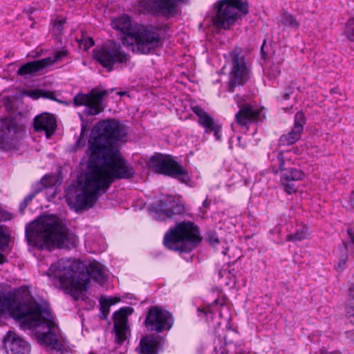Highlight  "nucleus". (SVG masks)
<instances>
[{
	"label": "nucleus",
	"mask_w": 354,
	"mask_h": 354,
	"mask_svg": "<svg viewBox=\"0 0 354 354\" xmlns=\"http://www.w3.org/2000/svg\"><path fill=\"white\" fill-rule=\"evenodd\" d=\"M68 55V51L66 50L62 49L61 50L56 51L54 53L53 56L46 57L45 59H48L50 61H48V63L46 64V66L48 67L50 65H53L57 61L60 60L64 57H66Z\"/></svg>",
	"instance_id": "e433bc0d"
},
{
	"label": "nucleus",
	"mask_w": 354,
	"mask_h": 354,
	"mask_svg": "<svg viewBox=\"0 0 354 354\" xmlns=\"http://www.w3.org/2000/svg\"><path fill=\"white\" fill-rule=\"evenodd\" d=\"M88 354H96V353H94L93 351H90Z\"/></svg>",
	"instance_id": "13d9d810"
},
{
	"label": "nucleus",
	"mask_w": 354,
	"mask_h": 354,
	"mask_svg": "<svg viewBox=\"0 0 354 354\" xmlns=\"http://www.w3.org/2000/svg\"><path fill=\"white\" fill-rule=\"evenodd\" d=\"M208 240L211 245L215 246L219 243V240L215 233H211L208 236Z\"/></svg>",
	"instance_id": "49530a36"
},
{
	"label": "nucleus",
	"mask_w": 354,
	"mask_h": 354,
	"mask_svg": "<svg viewBox=\"0 0 354 354\" xmlns=\"http://www.w3.org/2000/svg\"><path fill=\"white\" fill-rule=\"evenodd\" d=\"M218 300L216 299L214 301V302L208 305L203 308H198V312L199 313H203L204 315H207L208 314H212L213 313V306L214 305H218Z\"/></svg>",
	"instance_id": "79ce46f5"
},
{
	"label": "nucleus",
	"mask_w": 354,
	"mask_h": 354,
	"mask_svg": "<svg viewBox=\"0 0 354 354\" xmlns=\"http://www.w3.org/2000/svg\"><path fill=\"white\" fill-rule=\"evenodd\" d=\"M8 310L12 317L26 323L30 326L39 324V319L30 318L32 313L45 312L42 306L35 301H25L12 297H1L0 295V313Z\"/></svg>",
	"instance_id": "0eeeda50"
},
{
	"label": "nucleus",
	"mask_w": 354,
	"mask_h": 354,
	"mask_svg": "<svg viewBox=\"0 0 354 354\" xmlns=\"http://www.w3.org/2000/svg\"><path fill=\"white\" fill-rule=\"evenodd\" d=\"M350 200H351V205L354 208V192H351Z\"/></svg>",
	"instance_id": "5fc2aeb1"
},
{
	"label": "nucleus",
	"mask_w": 354,
	"mask_h": 354,
	"mask_svg": "<svg viewBox=\"0 0 354 354\" xmlns=\"http://www.w3.org/2000/svg\"><path fill=\"white\" fill-rule=\"evenodd\" d=\"M134 175L133 167L125 160L120 151H112V183L115 179L131 178Z\"/></svg>",
	"instance_id": "dca6fc26"
},
{
	"label": "nucleus",
	"mask_w": 354,
	"mask_h": 354,
	"mask_svg": "<svg viewBox=\"0 0 354 354\" xmlns=\"http://www.w3.org/2000/svg\"><path fill=\"white\" fill-rule=\"evenodd\" d=\"M117 28L122 34L124 46L132 51L149 54L162 45V32L169 27L167 25H140L134 23L128 15H124L119 19Z\"/></svg>",
	"instance_id": "20e7f679"
},
{
	"label": "nucleus",
	"mask_w": 354,
	"mask_h": 354,
	"mask_svg": "<svg viewBox=\"0 0 354 354\" xmlns=\"http://www.w3.org/2000/svg\"><path fill=\"white\" fill-rule=\"evenodd\" d=\"M237 139H238V140L239 141V140H241V137H240V136H239V137L237 138Z\"/></svg>",
	"instance_id": "052dcab7"
},
{
	"label": "nucleus",
	"mask_w": 354,
	"mask_h": 354,
	"mask_svg": "<svg viewBox=\"0 0 354 354\" xmlns=\"http://www.w3.org/2000/svg\"><path fill=\"white\" fill-rule=\"evenodd\" d=\"M18 132V126L10 118L1 120L0 127V142L5 148H12L16 142V136Z\"/></svg>",
	"instance_id": "412c9836"
},
{
	"label": "nucleus",
	"mask_w": 354,
	"mask_h": 354,
	"mask_svg": "<svg viewBox=\"0 0 354 354\" xmlns=\"http://www.w3.org/2000/svg\"><path fill=\"white\" fill-rule=\"evenodd\" d=\"M26 237L29 245L48 250L54 248H75L78 240L73 232L49 216L35 220L29 227L26 226Z\"/></svg>",
	"instance_id": "7ed1b4c3"
},
{
	"label": "nucleus",
	"mask_w": 354,
	"mask_h": 354,
	"mask_svg": "<svg viewBox=\"0 0 354 354\" xmlns=\"http://www.w3.org/2000/svg\"><path fill=\"white\" fill-rule=\"evenodd\" d=\"M49 276L57 279L63 288L77 299L80 294L86 290L91 279L102 282L105 275L97 262L90 263L87 266L80 261L71 263L62 259L50 265L48 270Z\"/></svg>",
	"instance_id": "f03ea898"
},
{
	"label": "nucleus",
	"mask_w": 354,
	"mask_h": 354,
	"mask_svg": "<svg viewBox=\"0 0 354 354\" xmlns=\"http://www.w3.org/2000/svg\"><path fill=\"white\" fill-rule=\"evenodd\" d=\"M180 0H151L147 8L156 17L169 19L178 12V4Z\"/></svg>",
	"instance_id": "f3484780"
},
{
	"label": "nucleus",
	"mask_w": 354,
	"mask_h": 354,
	"mask_svg": "<svg viewBox=\"0 0 354 354\" xmlns=\"http://www.w3.org/2000/svg\"><path fill=\"white\" fill-rule=\"evenodd\" d=\"M78 42L80 48L84 50H87L94 45V40L91 37L82 36V37L78 40Z\"/></svg>",
	"instance_id": "4c0bfd02"
},
{
	"label": "nucleus",
	"mask_w": 354,
	"mask_h": 354,
	"mask_svg": "<svg viewBox=\"0 0 354 354\" xmlns=\"http://www.w3.org/2000/svg\"><path fill=\"white\" fill-rule=\"evenodd\" d=\"M93 59L108 72L111 71V47L104 45L93 50Z\"/></svg>",
	"instance_id": "a878e982"
},
{
	"label": "nucleus",
	"mask_w": 354,
	"mask_h": 354,
	"mask_svg": "<svg viewBox=\"0 0 354 354\" xmlns=\"http://www.w3.org/2000/svg\"><path fill=\"white\" fill-rule=\"evenodd\" d=\"M308 236L307 227L302 226L298 228L294 234H290L286 237V241L297 243L301 241Z\"/></svg>",
	"instance_id": "2f4dec72"
},
{
	"label": "nucleus",
	"mask_w": 354,
	"mask_h": 354,
	"mask_svg": "<svg viewBox=\"0 0 354 354\" xmlns=\"http://www.w3.org/2000/svg\"><path fill=\"white\" fill-rule=\"evenodd\" d=\"M115 46V42L112 40V66L116 62L124 63L127 61L125 53L113 49Z\"/></svg>",
	"instance_id": "f704fd0d"
},
{
	"label": "nucleus",
	"mask_w": 354,
	"mask_h": 354,
	"mask_svg": "<svg viewBox=\"0 0 354 354\" xmlns=\"http://www.w3.org/2000/svg\"><path fill=\"white\" fill-rule=\"evenodd\" d=\"M345 335L348 339H349L352 342H354V330L346 331Z\"/></svg>",
	"instance_id": "09e8293b"
},
{
	"label": "nucleus",
	"mask_w": 354,
	"mask_h": 354,
	"mask_svg": "<svg viewBox=\"0 0 354 354\" xmlns=\"http://www.w3.org/2000/svg\"><path fill=\"white\" fill-rule=\"evenodd\" d=\"M322 354H341V353L339 351H330V352L322 351Z\"/></svg>",
	"instance_id": "864d4df0"
},
{
	"label": "nucleus",
	"mask_w": 354,
	"mask_h": 354,
	"mask_svg": "<svg viewBox=\"0 0 354 354\" xmlns=\"http://www.w3.org/2000/svg\"><path fill=\"white\" fill-rule=\"evenodd\" d=\"M213 132L214 136L216 140H221V127L216 123L212 127L208 129V132L207 133H209Z\"/></svg>",
	"instance_id": "ea45409f"
},
{
	"label": "nucleus",
	"mask_w": 354,
	"mask_h": 354,
	"mask_svg": "<svg viewBox=\"0 0 354 354\" xmlns=\"http://www.w3.org/2000/svg\"><path fill=\"white\" fill-rule=\"evenodd\" d=\"M240 354H242V353H240Z\"/></svg>",
	"instance_id": "680f3d73"
},
{
	"label": "nucleus",
	"mask_w": 354,
	"mask_h": 354,
	"mask_svg": "<svg viewBox=\"0 0 354 354\" xmlns=\"http://www.w3.org/2000/svg\"><path fill=\"white\" fill-rule=\"evenodd\" d=\"M347 261V254L346 253L343 254L339 259V263L337 266V270L339 271H342L346 268V263Z\"/></svg>",
	"instance_id": "c03bdc74"
},
{
	"label": "nucleus",
	"mask_w": 354,
	"mask_h": 354,
	"mask_svg": "<svg viewBox=\"0 0 354 354\" xmlns=\"http://www.w3.org/2000/svg\"><path fill=\"white\" fill-rule=\"evenodd\" d=\"M344 35L348 41L354 42V15L350 17L346 22L344 28Z\"/></svg>",
	"instance_id": "473e14b6"
},
{
	"label": "nucleus",
	"mask_w": 354,
	"mask_h": 354,
	"mask_svg": "<svg viewBox=\"0 0 354 354\" xmlns=\"http://www.w3.org/2000/svg\"><path fill=\"white\" fill-rule=\"evenodd\" d=\"M65 23V20L56 19L54 23V28L57 30L60 31L63 28V24Z\"/></svg>",
	"instance_id": "de8ad7c7"
},
{
	"label": "nucleus",
	"mask_w": 354,
	"mask_h": 354,
	"mask_svg": "<svg viewBox=\"0 0 354 354\" xmlns=\"http://www.w3.org/2000/svg\"><path fill=\"white\" fill-rule=\"evenodd\" d=\"M33 126L36 131H44L46 136L50 138L53 135L56 129V120L53 115L41 113L35 118Z\"/></svg>",
	"instance_id": "5701e85b"
},
{
	"label": "nucleus",
	"mask_w": 354,
	"mask_h": 354,
	"mask_svg": "<svg viewBox=\"0 0 354 354\" xmlns=\"http://www.w3.org/2000/svg\"><path fill=\"white\" fill-rule=\"evenodd\" d=\"M280 22L284 26L293 30H297L300 26V22L297 17L288 12H284L281 15Z\"/></svg>",
	"instance_id": "c756f323"
},
{
	"label": "nucleus",
	"mask_w": 354,
	"mask_h": 354,
	"mask_svg": "<svg viewBox=\"0 0 354 354\" xmlns=\"http://www.w3.org/2000/svg\"><path fill=\"white\" fill-rule=\"evenodd\" d=\"M106 93V91L97 92L92 90L87 94L79 93L73 97V104L75 106H84L82 113H78L82 124L81 133L75 142L76 147L82 148L86 145V138L88 131V121L84 118V115H95L103 111V101Z\"/></svg>",
	"instance_id": "423d86ee"
},
{
	"label": "nucleus",
	"mask_w": 354,
	"mask_h": 354,
	"mask_svg": "<svg viewBox=\"0 0 354 354\" xmlns=\"http://www.w3.org/2000/svg\"><path fill=\"white\" fill-rule=\"evenodd\" d=\"M331 93H335V91H334V89H331Z\"/></svg>",
	"instance_id": "bf43d9fd"
},
{
	"label": "nucleus",
	"mask_w": 354,
	"mask_h": 354,
	"mask_svg": "<svg viewBox=\"0 0 354 354\" xmlns=\"http://www.w3.org/2000/svg\"><path fill=\"white\" fill-rule=\"evenodd\" d=\"M230 71L227 91L233 93L236 86H242L249 80L251 73V62L244 50L236 47L229 53Z\"/></svg>",
	"instance_id": "6e6552de"
},
{
	"label": "nucleus",
	"mask_w": 354,
	"mask_h": 354,
	"mask_svg": "<svg viewBox=\"0 0 354 354\" xmlns=\"http://www.w3.org/2000/svg\"><path fill=\"white\" fill-rule=\"evenodd\" d=\"M276 163L272 167V171L280 174V183L283 190L288 194L296 192V182L301 180L304 177V173L302 170L295 167H285L286 158L283 151H279L276 156Z\"/></svg>",
	"instance_id": "9b49d317"
},
{
	"label": "nucleus",
	"mask_w": 354,
	"mask_h": 354,
	"mask_svg": "<svg viewBox=\"0 0 354 354\" xmlns=\"http://www.w3.org/2000/svg\"><path fill=\"white\" fill-rule=\"evenodd\" d=\"M148 165L156 174L171 176L183 183L189 180L187 169L175 161L170 155L156 153L149 158Z\"/></svg>",
	"instance_id": "9d476101"
},
{
	"label": "nucleus",
	"mask_w": 354,
	"mask_h": 354,
	"mask_svg": "<svg viewBox=\"0 0 354 354\" xmlns=\"http://www.w3.org/2000/svg\"><path fill=\"white\" fill-rule=\"evenodd\" d=\"M305 124V114L302 111H298L295 115L294 126L291 131L280 136L279 140V145H290L298 141L301 138Z\"/></svg>",
	"instance_id": "aec40b11"
},
{
	"label": "nucleus",
	"mask_w": 354,
	"mask_h": 354,
	"mask_svg": "<svg viewBox=\"0 0 354 354\" xmlns=\"http://www.w3.org/2000/svg\"><path fill=\"white\" fill-rule=\"evenodd\" d=\"M3 348L6 354H30V346L15 333L9 330L3 340Z\"/></svg>",
	"instance_id": "6ab92c4d"
},
{
	"label": "nucleus",
	"mask_w": 354,
	"mask_h": 354,
	"mask_svg": "<svg viewBox=\"0 0 354 354\" xmlns=\"http://www.w3.org/2000/svg\"><path fill=\"white\" fill-rule=\"evenodd\" d=\"M295 89L293 87H287L283 93L278 97L279 100H288L290 98V96L294 93Z\"/></svg>",
	"instance_id": "37998d69"
},
{
	"label": "nucleus",
	"mask_w": 354,
	"mask_h": 354,
	"mask_svg": "<svg viewBox=\"0 0 354 354\" xmlns=\"http://www.w3.org/2000/svg\"><path fill=\"white\" fill-rule=\"evenodd\" d=\"M120 298L117 297H112V306L119 302Z\"/></svg>",
	"instance_id": "6e6d98bb"
},
{
	"label": "nucleus",
	"mask_w": 354,
	"mask_h": 354,
	"mask_svg": "<svg viewBox=\"0 0 354 354\" xmlns=\"http://www.w3.org/2000/svg\"><path fill=\"white\" fill-rule=\"evenodd\" d=\"M150 211L153 217L159 221L171 218L175 215L183 214L185 212L184 205L176 200L173 196H165L153 202L150 206Z\"/></svg>",
	"instance_id": "ddd939ff"
},
{
	"label": "nucleus",
	"mask_w": 354,
	"mask_h": 354,
	"mask_svg": "<svg viewBox=\"0 0 354 354\" xmlns=\"http://www.w3.org/2000/svg\"><path fill=\"white\" fill-rule=\"evenodd\" d=\"M50 59H41L37 61L28 62L22 65L17 71V73L18 75L26 77L27 75H31L37 72L43 70L46 68V64L48 63Z\"/></svg>",
	"instance_id": "bb28decb"
},
{
	"label": "nucleus",
	"mask_w": 354,
	"mask_h": 354,
	"mask_svg": "<svg viewBox=\"0 0 354 354\" xmlns=\"http://www.w3.org/2000/svg\"><path fill=\"white\" fill-rule=\"evenodd\" d=\"M236 101L239 111L235 114L236 123L241 127H247L248 124L259 120L261 111L248 103H243L242 98L236 96Z\"/></svg>",
	"instance_id": "a211bd4d"
},
{
	"label": "nucleus",
	"mask_w": 354,
	"mask_h": 354,
	"mask_svg": "<svg viewBox=\"0 0 354 354\" xmlns=\"http://www.w3.org/2000/svg\"><path fill=\"white\" fill-rule=\"evenodd\" d=\"M45 312L41 313H32L31 317L32 319H39V324L35 326H30L26 323H21L24 326L28 328H36L41 325H45L48 328L47 332H36V337L40 344H44L46 346L50 347L53 349L60 351L62 349L63 346L57 338L56 334L52 331V329L56 326V324L53 322L51 317L50 312L48 309L42 306Z\"/></svg>",
	"instance_id": "f8f14e48"
},
{
	"label": "nucleus",
	"mask_w": 354,
	"mask_h": 354,
	"mask_svg": "<svg viewBox=\"0 0 354 354\" xmlns=\"http://www.w3.org/2000/svg\"><path fill=\"white\" fill-rule=\"evenodd\" d=\"M198 226L191 221L178 223L164 236V245L171 250L189 252L201 241Z\"/></svg>",
	"instance_id": "39448f33"
},
{
	"label": "nucleus",
	"mask_w": 354,
	"mask_h": 354,
	"mask_svg": "<svg viewBox=\"0 0 354 354\" xmlns=\"http://www.w3.org/2000/svg\"><path fill=\"white\" fill-rule=\"evenodd\" d=\"M210 203H211V201L207 200V199H205L203 202V207L205 208V209H207L209 208V205H210Z\"/></svg>",
	"instance_id": "603ef678"
},
{
	"label": "nucleus",
	"mask_w": 354,
	"mask_h": 354,
	"mask_svg": "<svg viewBox=\"0 0 354 354\" xmlns=\"http://www.w3.org/2000/svg\"><path fill=\"white\" fill-rule=\"evenodd\" d=\"M346 313L351 324H354V283L348 287V298L346 304Z\"/></svg>",
	"instance_id": "c85d7f7f"
},
{
	"label": "nucleus",
	"mask_w": 354,
	"mask_h": 354,
	"mask_svg": "<svg viewBox=\"0 0 354 354\" xmlns=\"http://www.w3.org/2000/svg\"><path fill=\"white\" fill-rule=\"evenodd\" d=\"M88 171L80 189L66 195L68 204L76 211L93 207L111 184V118L95 124L88 140Z\"/></svg>",
	"instance_id": "f257e3e1"
},
{
	"label": "nucleus",
	"mask_w": 354,
	"mask_h": 354,
	"mask_svg": "<svg viewBox=\"0 0 354 354\" xmlns=\"http://www.w3.org/2000/svg\"><path fill=\"white\" fill-rule=\"evenodd\" d=\"M44 189H47L48 192L52 190L53 192L50 193V197H55L56 192L55 188V181L53 178L46 175L39 182L32 185L31 192L25 197L24 201L28 205L35 196Z\"/></svg>",
	"instance_id": "b1692460"
},
{
	"label": "nucleus",
	"mask_w": 354,
	"mask_h": 354,
	"mask_svg": "<svg viewBox=\"0 0 354 354\" xmlns=\"http://www.w3.org/2000/svg\"><path fill=\"white\" fill-rule=\"evenodd\" d=\"M192 109L198 116L199 124L205 127V133H207L208 129L216 124L214 119L199 106H192Z\"/></svg>",
	"instance_id": "cd10ccee"
},
{
	"label": "nucleus",
	"mask_w": 354,
	"mask_h": 354,
	"mask_svg": "<svg viewBox=\"0 0 354 354\" xmlns=\"http://www.w3.org/2000/svg\"><path fill=\"white\" fill-rule=\"evenodd\" d=\"M161 346V341L158 337L146 335L140 340L137 349L139 350L140 354H158Z\"/></svg>",
	"instance_id": "393cba45"
},
{
	"label": "nucleus",
	"mask_w": 354,
	"mask_h": 354,
	"mask_svg": "<svg viewBox=\"0 0 354 354\" xmlns=\"http://www.w3.org/2000/svg\"><path fill=\"white\" fill-rule=\"evenodd\" d=\"M281 61L272 62L264 68V74L270 80H274L281 74Z\"/></svg>",
	"instance_id": "7c9ffc66"
},
{
	"label": "nucleus",
	"mask_w": 354,
	"mask_h": 354,
	"mask_svg": "<svg viewBox=\"0 0 354 354\" xmlns=\"http://www.w3.org/2000/svg\"><path fill=\"white\" fill-rule=\"evenodd\" d=\"M127 96L129 97L127 91H117L112 88V99L115 100L118 97L120 99L121 97Z\"/></svg>",
	"instance_id": "a18cd8bd"
},
{
	"label": "nucleus",
	"mask_w": 354,
	"mask_h": 354,
	"mask_svg": "<svg viewBox=\"0 0 354 354\" xmlns=\"http://www.w3.org/2000/svg\"><path fill=\"white\" fill-rule=\"evenodd\" d=\"M129 139V127L124 122L112 119V151H120Z\"/></svg>",
	"instance_id": "4be33fe9"
},
{
	"label": "nucleus",
	"mask_w": 354,
	"mask_h": 354,
	"mask_svg": "<svg viewBox=\"0 0 354 354\" xmlns=\"http://www.w3.org/2000/svg\"><path fill=\"white\" fill-rule=\"evenodd\" d=\"M145 326L150 331L162 333L169 330L173 325L171 314L158 306H151L145 320Z\"/></svg>",
	"instance_id": "2eb2a0df"
},
{
	"label": "nucleus",
	"mask_w": 354,
	"mask_h": 354,
	"mask_svg": "<svg viewBox=\"0 0 354 354\" xmlns=\"http://www.w3.org/2000/svg\"><path fill=\"white\" fill-rule=\"evenodd\" d=\"M28 206V204L24 201H23L20 205H19V211L21 214L24 213L25 209Z\"/></svg>",
	"instance_id": "3c124183"
},
{
	"label": "nucleus",
	"mask_w": 354,
	"mask_h": 354,
	"mask_svg": "<svg viewBox=\"0 0 354 354\" xmlns=\"http://www.w3.org/2000/svg\"><path fill=\"white\" fill-rule=\"evenodd\" d=\"M1 217H3L4 220H9V219L11 218L10 214H8V213H7L6 212H3L0 209V218Z\"/></svg>",
	"instance_id": "8fccbe9b"
},
{
	"label": "nucleus",
	"mask_w": 354,
	"mask_h": 354,
	"mask_svg": "<svg viewBox=\"0 0 354 354\" xmlns=\"http://www.w3.org/2000/svg\"><path fill=\"white\" fill-rule=\"evenodd\" d=\"M347 233L349 236L350 241L348 243L343 242L342 248L344 253L348 251L351 254H354V230L349 227L347 230Z\"/></svg>",
	"instance_id": "c9c22d12"
},
{
	"label": "nucleus",
	"mask_w": 354,
	"mask_h": 354,
	"mask_svg": "<svg viewBox=\"0 0 354 354\" xmlns=\"http://www.w3.org/2000/svg\"><path fill=\"white\" fill-rule=\"evenodd\" d=\"M216 14L213 17L214 25L218 28L227 29L241 15L248 12V3L242 0H221L216 4Z\"/></svg>",
	"instance_id": "1a4fd4ad"
},
{
	"label": "nucleus",
	"mask_w": 354,
	"mask_h": 354,
	"mask_svg": "<svg viewBox=\"0 0 354 354\" xmlns=\"http://www.w3.org/2000/svg\"><path fill=\"white\" fill-rule=\"evenodd\" d=\"M133 312V308L125 306L115 311L112 315V320L113 321L112 335L114 334L115 349L121 346L130 336L131 330L128 324V316L131 315Z\"/></svg>",
	"instance_id": "4468645a"
},
{
	"label": "nucleus",
	"mask_w": 354,
	"mask_h": 354,
	"mask_svg": "<svg viewBox=\"0 0 354 354\" xmlns=\"http://www.w3.org/2000/svg\"><path fill=\"white\" fill-rule=\"evenodd\" d=\"M36 93L37 94V96L35 97L36 98H38L39 97H42L44 98H47V99H50V100H53L59 102V100L55 97V94L53 92L44 91V90H37L36 91ZM59 102H61V101H59Z\"/></svg>",
	"instance_id": "58836bf2"
},
{
	"label": "nucleus",
	"mask_w": 354,
	"mask_h": 354,
	"mask_svg": "<svg viewBox=\"0 0 354 354\" xmlns=\"http://www.w3.org/2000/svg\"><path fill=\"white\" fill-rule=\"evenodd\" d=\"M270 234L273 236H277V238L274 241L277 243H283V241L280 239L281 234V225H277L270 231Z\"/></svg>",
	"instance_id": "a19ab883"
},
{
	"label": "nucleus",
	"mask_w": 354,
	"mask_h": 354,
	"mask_svg": "<svg viewBox=\"0 0 354 354\" xmlns=\"http://www.w3.org/2000/svg\"><path fill=\"white\" fill-rule=\"evenodd\" d=\"M111 307V297L109 299L101 298L100 299V317L102 319H106L109 313V308Z\"/></svg>",
	"instance_id": "72a5a7b5"
},
{
	"label": "nucleus",
	"mask_w": 354,
	"mask_h": 354,
	"mask_svg": "<svg viewBox=\"0 0 354 354\" xmlns=\"http://www.w3.org/2000/svg\"><path fill=\"white\" fill-rule=\"evenodd\" d=\"M263 44H265V42ZM263 45H264V44H263ZM261 51L262 57H263L265 56V55H266V53H265V52L263 50V46H261Z\"/></svg>",
	"instance_id": "4d7b16f0"
}]
</instances>
